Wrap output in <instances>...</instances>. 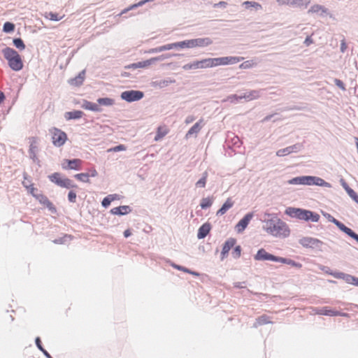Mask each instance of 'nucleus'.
<instances>
[{
    "mask_svg": "<svg viewBox=\"0 0 358 358\" xmlns=\"http://www.w3.org/2000/svg\"><path fill=\"white\" fill-rule=\"evenodd\" d=\"M212 43V41L209 38H199L189 39L183 41L166 44L155 49L152 50V52H162L169 50L173 48H194L196 47H206Z\"/></svg>",
    "mask_w": 358,
    "mask_h": 358,
    "instance_id": "nucleus-1",
    "label": "nucleus"
},
{
    "mask_svg": "<svg viewBox=\"0 0 358 358\" xmlns=\"http://www.w3.org/2000/svg\"><path fill=\"white\" fill-rule=\"evenodd\" d=\"M264 229L268 234L275 237L286 238L290 234L287 224L278 217L266 221Z\"/></svg>",
    "mask_w": 358,
    "mask_h": 358,
    "instance_id": "nucleus-2",
    "label": "nucleus"
},
{
    "mask_svg": "<svg viewBox=\"0 0 358 358\" xmlns=\"http://www.w3.org/2000/svg\"><path fill=\"white\" fill-rule=\"evenodd\" d=\"M285 213L292 217L301 220L317 222L320 220V215L308 210L289 207L285 210Z\"/></svg>",
    "mask_w": 358,
    "mask_h": 358,
    "instance_id": "nucleus-3",
    "label": "nucleus"
},
{
    "mask_svg": "<svg viewBox=\"0 0 358 358\" xmlns=\"http://www.w3.org/2000/svg\"><path fill=\"white\" fill-rule=\"evenodd\" d=\"M4 57L7 59L9 66L15 71L21 70L23 67V62L20 55L16 50L10 48H6L3 50Z\"/></svg>",
    "mask_w": 358,
    "mask_h": 358,
    "instance_id": "nucleus-4",
    "label": "nucleus"
},
{
    "mask_svg": "<svg viewBox=\"0 0 358 358\" xmlns=\"http://www.w3.org/2000/svg\"><path fill=\"white\" fill-rule=\"evenodd\" d=\"M289 184L292 185H315L317 186H329V184L325 182L323 179L316 176H300L296 177L289 180Z\"/></svg>",
    "mask_w": 358,
    "mask_h": 358,
    "instance_id": "nucleus-5",
    "label": "nucleus"
},
{
    "mask_svg": "<svg viewBox=\"0 0 358 358\" xmlns=\"http://www.w3.org/2000/svg\"><path fill=\"white\" fill-rule=\"evenodd\" d=\"M51 182L55 183L58 186L64 188H77L78 185L74 184L71 180L68 178H62L60 173H54L49 176Z\"/></svg>",
    "mask_w": 358,
    "mask_h": 358,
    "instance_id": "nucleus-6",
    "label": "nucleus"
},
{
    "mask_svg": "<svg viewBox=\"0 0 358 358\" xmlns=\"http://www.w3.org/2000/svg\"><path fill=\"white\" fill-rule=\"evenodd\" d=\"M51 182L55 183L58 186L64 188H77L78 185L74 184L71 180L68 178H62L60 173H54L49 176Z\"/></svg>",
    "mask_w": 358,
    "mask_h": 358,
    "instance_id": "nucleus-7",
    "label": "nucleus"
},
{
    "mask_svg": "<svg viewBox=\"0 0 358 358\" xmlns=\"http://www.w3.org/2000/svg\"><path fill=\"white\" fill-rule=\"evenodd\" d=\"M50 134L52 136V141L55 146L61 147L62 146L66 141H67V135L65 132L59 129L56 127L51 128L50 130Z\"/></svg>",
    "mask_w": 358,
    "mask_h": 358,
    "instance_id": "nucleus-8",
    "label": "nucleus"
},
{
    "mask_svg": "<svg viewBox=\"0 0 358 358\" xmlns=\"http://www.w3.org/2000/svg\"><path fill=\"white\" fill-rule=\"evenodd\" d=\"M143 92L138 90L124 91L121 94V98L128 102L136 101L143 97Z\"/></svg>",
    "mask_w": 358,
    "mask_h": 358,
    "instance_id": "nucleus-9",
    "label": "nucleus"
},
{
    "mask_svg": "<svg viewBox=\"0 0 358 358\" xmlns=\"http://www.w3.org/2000/svg\"><path fill=\"white\" fill-rule=\"evenodd\" d=\"M215 62V66H224L229 64H235L238 62L243 60V57H217L214 58Z\"/></svg>",
    "mask_w": 358,
    "mask_h": 358,
    "instance_id": "nucleus-10",
    "label": "nucleus"
},
{
    "mask_svg": "<svg viewBox=\"0 0 358 358\" xmlns=\"http://www.w3.org/2000/svg\"><path fill=\"white\" fill-rule=\"evenodd\" d=\"M162 59H163V56L152 57V58H150L145 61L129 64V65L126 66L124 68L127 69H138V68H147L149 66H150L151 64H154L155 62L161 60Z\"/></svg>",
    "mask_w": 358,
    "mask_h": 358,
    "instance_id": "nucleus-11",
    "label": "nucleus"
},
{
    "mask_svg": "<svg viewBox=\"0 0 358 358\" xmlns=\"http://www.w3.org/2000/svg\"><path fill=\"white\" fill-rule=\"evenodd\" d=\"M299 243L306 248H319L322 243L317 238L312 237H303L299 240Z\"/></svg>",
    "mask_w": 358,
    "mask_h": 358,
    "instance_id": "nucleus-12",
    "label": "nucleus"
},
{
    "mask_svg": "<svg viewBox=\"0 0 358 358\" xmlns=\"http://www.w3.org/2000/svg\"><path fill=\"white\" fill-rule=\"evenodd\" d=\"M279 257H276L275 255H273L268 252H267L264 249L262 248L259 249L257 254L255 256V259L257 261H265V260H269L273 262H277L278 261Z\"/></svg>",
    "mask_w": 358,
    "mask_h": 358,
    "instance_id": "nucleus-13",
    "label": "nucleus"
},
{
    "mask_svg": "<svg viewBox=\"0 0 358 358\" xmlns=\"http://www.w3.org/2000/svg\"><path fill=\"white\" fill-rule=\"evenodd\" d=\"M259 97V92L257 90H252L249 92L245 93L243 95L238 96L237 95H233L231 96H229L228 98L229 100H231V101H233L234 100L237 101L238 99H246L248 101H251L256 99Z\"/></svg>",
    "mask_w": 358,
    "mask_h": 358,
    "instance_id": "nucleus-14",
    "label": "nucleus"
},
{
    "mask_svg": "<svg viewBox=\"0 0 358 358\" xmlns=\"http://www.w3.org/2000/svg\"><path fill=\"white\" fill-rule=\"evenodd\" d=\"M83 162L80 159H65L62 164V168L64 169L80 170L82 167Z\"/></svg>",
    "mask_w": 358,
    "mask_h": 358,
    "instance_id": "nucleus-15",
    "label": "nucleus"
},
{
    "mask_svg": "<svg viewBox=\"0 0 358 358\" xmlns=\"http://www.w3.org/2000/svg\"><path fill=\"white\" fill-rule=\"evenodd\" d=\"M253 217V213H250L246 214L243 218H242L236 225V231L240 233L245 230V229L248 225L249 222Z\"/></svg>",
    "mask_w": 358,
    "mask_h": 358,
    "instance_id": "nucleus-16",
    "label": "nucleus"
},
{
    "mask_svg": "<svg viewBox=\"0 0 358 358\" xmlns=\"http://www.w3.org/2000/svg\"><path fill=\"white\" fill-rule=\"evenodd\" d=\"M317 313L322 315L348 317V313H341L338 310L331 309L328 307H324L320 309L317 311Z\"/></svg>",
    "mask_w": 358,
    "mask_h": 358,
    "instance_id": "nucleus-17",
    "label": "nucleus"
},
{
    "mask_svg": "<svg viewBox=\"0 0 358 358\" xmlns=\"http://www.w3.org/2000/svg\"><path fill=\"white\" fill-rule=\"evenodd\" d=\"M330 274L336 278H343L347 282L357 286V284H358V278H355L350 275H345L343 273H330Z\"/></svg>",
    "mask_w": 358,
    "mask_h": 358,
    "instance_id": "nucleus-18",
    "label": "nucleus"
},
{
    "mask_svg": "<svg viewBox=\"0 0 358 358\" xmlns=\"http://www.w3.org/2000/svg\"><path fill=\"white\" fill-rule=\"evenodd\" d=\"M33 196H34L41 204L46 206L50 210H55L53 203L44 194L36 193Z\"/></svg>",
    "mask_w": 358,
    "mask_h": 358,
    "instance_id": "nucleus-19",
    "label": "nucleus"
},
{
    "mask_svg": "<svg viewBox=\"0 0 358 358\" xmlns=\"http://www.w3.org/2000/svg\"><path fill=\"white\" fill-rule=\"evenodd\" d=\"M236 243V241L234 238H230L226 241L221 252L222 259H224L227 256L229 251L235 245Z\"/></svg>",
    "mask_w": 358,
    "mask_h": 358,
    "instance_id": "nucleus-20",
    "label": "nucleus"
},
{
    "mask_svg": "<svg viewBox=\"0 0 358 358\" xmlns=\"http://www.w3.org/2000/svg\"><path fill=\"white\" fill-rule=\"evenodd\" d=\"M298 149H299L298 145H293L292 146H289L285 148L280 149V150H278L276 152V155L278 157H284V156L289 155L292 152H297Z\"/></svg>",
    "mask_w": 358,
    "mask_h": 358,
    "instance_id": "nucleus-21",
    "label": "nucleus"
},
{
    "mask_svg": "<svg viewBox=\"0 0 358 358\" xmlns=\"http://www.w3.org/2000/svg\"><path fill=\"white\" fill-rule=\"evenodd\" d=\"M203 125V120L201 119L199 122L195 123L189 129V130L187 131V133L186 134V138H188L189 136H192L194 134H197L201 129Z\"/></svg>",
    "mask_w": 358,
    "mask_h": 358,
    "instance_id": "nucleus-22",
    "label": "nucleus"
},
{
    "mask_svg": "<svg viewBox=\"0 0 358 358\" xmlns=\"http://www.w3.org/2000/svg\"><path fill=\"white\" fill-rule=\"evenodd\" d=\"M199 69H207L215 66L214 58H207L199 61Z\"/></svg>",
    "mask_w": 358,
    "mask_h": 358,
    "instance_id": "nucleus-23",
    "label": "nucleus"
},
{
    "mask_svg": "<svg viewBox=\"0 0 358 358\" xmlns=\"http://www.w3.org/2000/svg\"><path fill=\"white\" fill-rule=\"evenodd\" d=\"M234 206V201L231 198H228L222 206L217 210V215H222Z\"/></svg>",
    "mask_w": 358,
    "mask_h": 358,
    "instance_id": "nucleus-24",
    "label": "nucleus"
},
{
    "mask_svg": "<svg viewBox=\"0 0 358 358\" xmlns=\"http://www.w3.org/2000/svg\"><path fill=\"white\" fill-rule=\"evenodd\" d=\"M210 230V225L208 223L203 224L198 231L197 237L201 239L205 238Z\"/></svg>",
    "mask_w": 358,
    "mask_h": 358,
    "instance_id": "nucleus-25",
    "label": "nucleus"
},
{
    "mask_svg": "<svg viewBox=\"0 0 358 358\" xmlns=\"http://www.w3.org/2000/svg\"><path fill=\"white\" fill-rule=\"evenodd\" d=\"M130 211L128 206H121L111 209L110 212L113 215H126Z\"/></svg>",
    "mask_w": 358,
    "mask_h": 358,
    "instance_id": "nucleus-26",
    "label": "nucleus"
},
{
    "mask_svg": "<svg viewBox=\"0 0 358 358\" xmlns=\"http://www.w3.org/2000/svg\"><path fill=\"white\" fill-rule=\"evenodd\" d=\"M269 323H271V318L266 315H262L256 319V322L254 325L255 327H258Z\"/></svg>",
    "mask_w": 358,
    "mask_h": 358,
    "instance_id": "nucleus-27",
    "label": "nucleus"
},
{
    "mask_svg": "<svg viewBox=\"0 0 358 358\" xmlns=\"http://www.w3.org/2000/svg\"><path fill=\"white\" fill-rule=\"evenodd\" d=\"M169 130L166 126H160L157 128V134L155 137V141H158L164 137Z\"/></svg>",
    "mask_w": 358,
    "mask_h": 358,
    "instance_id": "nucleus-28",
    "label": "nucleus"
},
{
    "mask_svg": "<svg viewBox=\"0 0 358 358\" xmlns=\"http://www.w3.org/2000/svg\"><path fill=\"white\" fill-rule=\"evenodd\" d=\"M85 80V72L83 71L78 74L76 78L71 79L69 83L73 86H80L83 84Z\"/></svg>",
    "mask_w": 358,
    "mask_h": 358,
    "instance_id": "nucleus-29",
    "label": "nucleus"
},
{
    "mask_svg": "<svg viewBox=\"0 0 358 358\" xmlns=\"http://www.w3.org/2000/svg\"><path fill=\"white\" fill-rule=\"evenodd\" d=\"M327 12V9L323 6L315 4L308 10V13L323 14Z\"/></svg>",
    "mask_w": 358,
    "mask_h": 358,
    "instance_id": "nucleus-30",
    "label": "nucleus"
},
{
    "mask_svg": "<svg viewBox=\"0 0 358 358\" xmlns=\"http://www.w3.org/2000/svg\"><path fill=\"white\" fill-rule=\"evenodd\" d=\"M278 262H280L282 264H289L293 267H296L298 268H301L302 267V264L298 262H294V260L291 259H287L279 257Z\"/></svg>",
    "mask_w": 358,
    "mask_h": 358,
    "instance_id": "nucleus-31",
    "label": "nucleus"
},
{
    "mask_svg": "<svg viewBox=\"0 0 358 358\" xmlns=\"http://www.w3.org/2000/svg\"><path fill=\"white\" fill-rule=\"evenodd\" d=\"M64 15H60L58 13L53 12H48L44 14L45 18L51 21H59L64 17Z\"/></svg>",
    "mask_w": 358,
    "mask_h": 358,
    "instance_id": "nucleus-32",
    "label": "nucleus"
},
{
    "mask_svg": "<svg viewBox=\"0 0 358 358\" xmlns=\"http://www.w3.org/2000/svg\"><path fill=\"white\" fill-rule=\"evenodd\" d=\"M83 108L92 111H100L101 108L98 104L85 101L83 104Z\"/></svg>",
    "mask_w": 358,
    "mask_h": 358,
    "instance_id": "nucleus-33",
    "label": "nucleus"
},
{
    "mask_svg": "<svg viewBox=\"0 0 358 358\" xmlns=\"http://www.w3.org/2000/svg\"><path fill=\"white\" fill-rule=\"evenodd\" d=\"M340 229L358 242V234H355L351 229L343 224L341 226Z\"/></svg>",
    "mask_w": 358,
    "mask_h": 358,
    "instance_id": "nucleus-34",
    "label": "nucleus"
},
{
    "mask_svg": "<svg viewBox=\"0 0 358 358\" xmlns=\"http://www.w3.org/2000/svg\"><path fill=\"white\" fill-rule=\"evenodd\" d=\"M75 178H76L78 180L90 183V174L87 173H77L74 176Z\"/></svg>",
    "mask_w": 358,
    "mask_h": 358,
    "instance_id": "nucleus-35",
    "label": "nucleus"
},
{
    "mask_svg": "<svg viewBox=\"0 0 358 358\" xmlns=\"http://www.w3.org/2000/svg\"><path fill=\"white\" fill-rule=\"evenodd\" d=\"M243 5L246 9L255 8L256 10L262 9V6L255 1H245Z\"/></svg>",
    "mask_w": 358,
    "mask_h": 358,
    "instance_id": "nucleus-36",
    "label": "nucleus"
},
{
    "mask_svg": "<svg viewBox=\"0 0 358 358\" xmlns=\"http://www.w3.org/2000/svg\"><path fill=\"white\" fill-rule=\"evenodd\" d=\"M83 113L80 110H74L68 112L66 114V117L68 119H79L83 117Z\"/></svg>",
    "mask_w": 358,
    "mask_h": 358,
    "instance_id": "nucleus-37",
    "label": "nucleus"
},
{
    "mask_svg": "<svg viewBox=\"0 0 358 358\" xmlns=\"http://www.w3.org/2000/svg\"><path fill=\"white\" fill-rule=\"evenodd\" d=\"M257 63L253 60H247L239 65V68L241 69H248L252 68L256 66Z\"/></svg>",
    "mask_w": 358,
    "mask_h": 358,
    "instance_id": "nucleus-38",
    "label": "nucleus"
},
{
    "mask_svg": "<svg viewBox=\"0 0 358 358\" xmlns=\"http://www.w3.org/2000/svg\"><path fill=\"white\" fill-rule=\"evenodd\" d=\"M97 102L99 105L109 106L114 103V100L110 98H99Z\"/></svg>",
    "mask_w": 358,
    "mask_h": 358,
    "instance_id": "nucleus-39",
    "label": "nucleus"
},
{
    "mask_svg": "<svg viewBox=\"0 0 358 358\" xmlns=\"http://www.w3.org/2000/svg\"><path fill=\"white\" fill-rule=\"evenodd\" d=\"M212 203H213V199L209 197H207V198H203L201 199L200 206H201V208L205 209V208L210 207L212 205Z\"/></svg>",
    "mask_w": 358,
    "mask_h": 358,
    "instance_id": "nucleus-40",
    "label": "nucleus"
},
{
    "mask_svg": "<svg viewBox=\"0 0 358 358\" xmlns=\"http://www.w3.org/2000/svg\"><path fill=\"white\" fill-rule=\"evenodd\" d=\"M346 192L349 194V196L353 199L356 202L358 203V195L350 187H349L348 185L344 186Z\"/></svg>",
    "mask_w": 358,
    "mask_h": 358,
    "instance_id": "nucleus-41",
    "label": "nucleus"
},
{
    "mask_svg": "<svg viewBox=\"0 0 358 358\" xmlns=\"http://www.w3.org/2000/svg\"><path fill=\"white\" fill-rule=\"evenodd\" d=\"M207 177L208 173L204 172L202 178L196 182V185L199 187H204L206 184Z\"/></svg>",
    "mask_w": 358,
    "mask_h": 358,
    "instance_id": "nucleus-42",
    "label": "nucleus"
},
{
    "mask_svg": "<svg viewBox=\"0 0 358 358\" xmlns=\"http://www.w3.org/2000/svg\"><path fill=\"white\" fill-rule=\"evenodd\" d=\"M182 68L185 70L198 69H199V61H195L192 63L187 64L184 65Z\"/></svg>",
    "mask_w": 358,
    "mask_h": 358,
    "instance_id": "nucleus-43",
    "label": "nucleus"
},
{
    "mask_svg": "<svg viewBox=\"0 0 358 358\" xmlns=\"http://www.w3.org/2000/svg\"><path fill=\"white\" fill-rule=\"evenodd\" d=\"M14 29H15L14 24L9 22H6L4 23L3 27V30L4 32H6V33L12 32L14 31Z\"/></svg>",
    "mask_w": 358,
    "mask_h": 358,
    "instance_id": "nucleus-44",
    "label": "nucleus"
},
{
    "mask_svg": "<svg viewBox=\"0 0 358 358\" xmlns=\"http://www.w3.org/2000/svg\"><path fill=\"white\" fill-rule=\"evenodd\" d=\"M13 44L17 48L20 50H24L25 48V45L23 41L20 38L13 39Z\"/></svg>",
    "mask_w": 358,
    "mask_h": 358,
    "instance_id": "nucleus-45",
    "label": "nucleus"
},
{
    "mask_svg": "<svg viewBox=\"0 0 358 358\" xmlns=\"http://www.w3.org/2000/svg\"><path fill=\"white\" fill-rule=\"evenodd\" d=\"M22 185L25 188H28L29 186H31V180L27 175H24V180L22 181Z\"/></svg>",
    "mask_w": 358,
    "mask_h": 358,
    "instance_id": "nucleus-46",
    "label": "nucleus"
},
{
    "mask_svg": "<svg viewBox=\"0 0 358 358\" xmlns=\"http://www.w3.org/2000/svg\"><path fill=\"white\" fill-rule=\"evenodd\" d=\"M76 196H77L76 193L73 190H71L68 194V199L71 203L76 202Z\"/></svg>",
    "mask_w": 358,
    "mask_h": 358,
    "instance_id": "nucleus-47",
    "label": "nucleus"
},
{
    "mask_svg": "<svg viewBox=\"0 0 358 358\" xmlns=\"http://www.w3.org/2000/svg\"><path fill=\"white\" fill-rule=\"evenodd\" d=\"M126 150V147L124 145H119L114 148H110L109 150H108V152H118V151H122V150Z\"/></svg>",
    "mask_w": 358,
    "mask_h": 358,
    "instance_id": "nucleus-48",
    "label": "nucleus"
},
{
    "mask_svg": "<svg viewBox=\"0 0 358 358\" xmlns=\"http://www.w3.org/2000/svg\"><path fill=\"white\" fill-rule=\"evenodd\" d=\"M241 253V246H239V245L236 246L234 248V251L232 252V255L234 258L240 257Z\"/></svg>",
    "mask_w": 358,
    "mask_h": 358,
    "instance_id": "nucleus-49",
    "label": "nucleus"
},
{
    "mask_svg": "<svg viewBox=\"0 0 358 358\" xmlns=\"http://www.w3.org/2000/svg\"><path fill=\"white\" fill-rule=\"evenodd\" d=\"M171 266H172L174 268H176V269H177V270H178V271H183V272H185V273L189 272V269H188V268H185V267H183V266H182L177 265V264H171Z\"/></svg>",
    "mask_w": 358,
    "mask_h": 358,
    "instance_id": "nucleus-50",
    "label": "nucleus"
},
{
    "mask_svg": "<svg viewBox=\"0 0 358 358\" xmlns=\"http://www.w3.org/2000/svg\"><path fill=\"white\" fill-rule=\"evenodd\" d=\"M171 266H172L174 268H176V269H177V270H178V271H183V272H185V273L189 272V269H188V268H185V267H183V266H182L177 265V264H171Z\"/></svg>",
    "mask_w": 358,
    "mask_h": 358,
    "instance_id": "nucleus-51",
    "label": "nucleus"
},
{
    "mask_svg": "<svg viewBox=\"0 0 358 358\" xmlns=\"http://www.w3.org/2000/svg\"><path fill=\"white\" fill-rule=\"evenodd\" d=\"M27 191L32 195H35V194L38 192V189L34 187V184L31 182V186H29L28 188H26Z\"/></svg>",
    "mask_w": 358,
    "mask_h": 358,
    "instance_id": "nucleus-52",
    "label": "nucleus"
},
{
    "mask_svg": "<svg viewBox=\"0 0 358 358\" xmlns=\"http://www.w3.org/2000/svg\"><path fill=\"white\" fill-rule=\"evenodd\" d=\"M110 201L109 200L108 196L106 197H105L101 203H102V206L105 208L108 207L110 204Z\"/></svg>",
    "mask_w": 358,
    "mask_h": 358,
    "instance_id": "nucleus-53",
    "label": "nucleus"
},
{
    "mask_svg": "<svg viewBox=\"0 0 358 358\" xmlns=\"http://www.w3.org/2000/svg\"><path fill=\"white\" fill-rule=\"evenodd\" d=\"M88 173L90 174V177H96L98 175L96 170L94 168L91 169L90 170V173Z\"/></svg>",
    "mask_w": 358,
    "mask_h": 358,
    "instance_id": "nucleus-54",
    "label": "nucleus"
},
{
    "mask_svg": "<svg viewBox=\"0 0 358 358\" xmlns=\"http://www.w3.org/2000/svg\"><path fill=\"white\" fill-rule=\"evenodd\" d=\"M36 344L37 345V347L41 350V351H44V349L43 348L42 345H41V339L40 338H36Z\"/></svg>",
    "mask_w": 358,
    "mask_h": 358,
    "instance_id": "nucleus-55",
    "label": "nucleus"
},
{
    "mask_svg": "<svg viewBox=\"0 0 358 358\" xmlns=\"http://www.w3.org/2000/svg\"><path fill=\"white\" fill-rule=\"evenodd\" d=\"M335 83L337 86H338L340 88L343 89V90H345V87H344V85L343 83V82L338 79H336L335 80Z\"/></svg>",
    "mask_w": 358,
    "mask_h": 358,
    "instance_id": "nucleus-56",
    "label": "nucleus"
},
{
    "mask_svg": "<svg viewBox=\"0 0 358 358\" xmlns=\"http://www.w3.org/2000/svg\"><path fill=\"white\" fill-rule=\"evenodd\" d=\"M108 197L110 202L119 199V196L117 194H110L108 196Z\"/></svg>",
    "mask_w": 358,
    "mask_h": 358,
    "instance_id": "nucleus-57",
    "label": "nucleus"
},
{
    "mask_svg": "<svg viewBox=\"0 0 358 358\" xmlns=\"http://www.w3.org/2000/svg\"><path fill=\"white\" fill-rule=\"evenodd\" d=\"M347 49V45L344 40L342 41L341 44V50L342 52H344Z\"/></svg>",
    "mask_w": 358,
    "mask_h": 358,
    "instance_id": "nucleus-58",
    "label": "nucleus"
},
{
    "mask_svg": "<svg viewBox=\"0 0 358 358\" xmlns=\"http://www.w3.org/2000/svg\"><path fill=\"white\" fill-rule=\"evenodd\" d=\"M304 43L306 45H310L311 43H313V40L311 39V38L310 36H308L305 41H304Z\"/></svg>",
    "mask_w": 358,
    "mask_h": 358,
    "instance_id": "nucleus-59",
    "label": "nucleus"
},
{
    "mask_svg": "<svg viewBox=\"0 0 358 358\" xmlns=\"http://www.w3.org/2000/svg\"><path fill=\"white\" fill-rule=\"evenodd\" d=\"M194 120V117H192V116H189V117H187V119H186V120H185V122H186L187 124H189V123L192 122Z\"/></svg>",
    "mask_w": 358,
    "mask_h": 358,
    "instance_id": "nucleus-60",
    "label": "nucleus"
},
{
    "mask_svg": "<svg viewBox=\"0 0 358 358\" xmlns=\"http://www.w3.org/2000/svg\"><path fill=\"white\" fill-rule=\"evenodd\" d=\"M131 231H130V230H129V229H127V230H125V231H124V237H126V238H127V237H129V236H131Z\"/></svg>",
    "mask_w": 358,
    "mask_h": 358,
    "instance_id": "nucleus-61",
    "label": "nucleus"
},
{
    "mask_svg": "<svg viewBox=\"0 0 358 358\" xmlns=\"http://www.w3.org/2000/svg\"><path fill=\"white\" fill-rule=\"evenodd\" d=\"M187 273L192 274V275H195V276H199V274L197 272L192 271L190 270H189V272H187Z\"/></svg>",
    "mask_w": 358,
    "mask_h": 358,
    "instance_id": "nucleus-62",
    "label": "nucleus"
},
{
    "mask_svg": "<svg viewBox=\"0 0 358 358\" xmlns=\"http://www.w3.org/2000/svg\"><path fill=\"white\" fill-rule=\"evenodd\" d=\"M227 5V3L224 1H220L219 3L215 4V6H225Z\"/></svg>",
    "mask_w": 358,
    "mask_h": 358,
    "instance_id": "nucleus-63",
    "label": "nucleus"
},
{
    "mask_svg": "<svg viewBox=\"0 0 358 358\" xmlns=\"http://www.w3.org/2000/svg\"><path fill=\"white\" fill-rule=\"evenodd\" d=\"M44 355L48 357V358H52V357L50 355V354L45 350H44V351H42Z\"/></svg>",
    "mask_w": 358,
    "mask_h": 358,
    "instance_id": "nucleus-64",
    "label": "nucleus"
}]
</instances>
